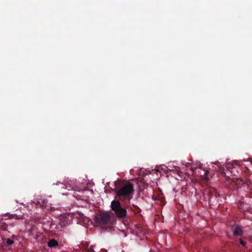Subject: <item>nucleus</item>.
Listing matches in <instances>:
<instances>
[{
  "instance_id": "f257e3e1",
  "label": "nucleus",
  "mask_w": 252,
  "mask_h": 252,
  "mask_svg": "<svg viewBox=\"0 0 252 252\" xmlns=\"http://www.w3.org/2000/svg\"><path fill=\"white\" fill-rule=\"evenodd\" d=\"M113 191L116 193V198L122 202L127 201L129 203L133 198L134 189L133 185L130 183H127L118 189L115 188Z\"/></svg>"
},
{
  "instance_id": "f03ea898",
  "label": "nucleus",
  "mask_w": 252,
  "mask_h": 252,
  "mask_svg": "<svg viewBox=\"0 0 252 252\" xmlns=\"http://www.w3.org/2000/svg\"><path fill=\"white\" fill-rule=\"evenodd\" d=\"M128 205H126V207L122 206L120 201L117 199L113 200L111 203V208L114 212L116 217L120 219H124L127 218V209H128Z\"/></svg>"
},
{
  "instance_id": "7ed1b4c3",
  "label": "nucleus",
  "mask_w": 252,
  "mask_h": 252,
  "mask_svg": "<svg viewBox=\"0 0 252 252\" xmlns=\"http://www.w3.org/2000/svg\"><path fill=\"white\" fill-rule=\"evenodd\" d=\"M110 221L111 216L108 212L100 213L95 217L96 223L101 226L109 224Z\"/></svg>"
},
{
  "instance_id": "20e7f679",
  "label": "nucleus",
  "mask_w": 252,
  "mask_h": 252,
  "mask_svg": "<svg viewBox=\"0 0 252 252\" xmlns=\"http://www.w3.org/2000/svg\"><path fill=\"white\" fill-rule=\"evenodd\" d=\"M214 193V196L216 198H218L220 196V193L218 192L216 189L213 187H209L204 189L203 191V196L206 200L210 201V196H209L211 193Z\"/></svg>"
},
{
  "instance_id": "39448f33",
  "label": "nucleus",
  "mask_w": 252,
  "mask_h": 252,
  "mask_svg": "<svg viewBox=\"0 0 252 252\" xmlns=\"http://www.w3.org/2000/svg\"><path fill=\"white\" fill-rule=\"evenodd\" d=\"M64 186L65 189L68 190H73L77 191H80L81 189L79 187L75 185V182L73 181H64L62 183Z\"/></svg>"
},
{
  "instance_id": "423d86ee",
  "label": "nucleus",
  "mask_w": 252,
  "mask_h": 252,
  "mask_svg": "<svg viewBox=\"0 0 252 252\" xmlns=\"http://www.w3.org/2000/svg\"><path fill=\"white\" fill-rule=\"evenodd\" d=\"M89 243L87 242H85V243H82V247L85 250L86 252H94L93 247V246H91L89 247Z\"/></svg>"
},
{
  "instance_id": "0eeeda50",
  "label": "nucleus",
  "mask_w": 252,
  "mask_h": 252,
  "mask_svg": "<svg viewBox=\"0 0 252 252\" xmlns=\"http://www.w3.org/2000/svg\"><path fill=\"white\" fill-rule=\"evenodd\" d=\"M59 245L58 242L55 239H52L48 242V246L49 248H55Z\"/></svg>"
},
{
  "instance_id": "6e6552de",
  "label": "nucleus",
  "mask_w": 252,
  "mask_h": 252,
  "mask_svg": "<svg viewBox=\"0 0 252 252\" xmlns=\"http://www.w3.org/2000/svg\"><path fill=\"white\" fill-rule=\"evenodd\" d=\"M243 232L241 227L237 225L233 230V234L235 236H241L243 234Z\"/></svg>"
},
{
  "instance_id": "1a4fd4ad",
  "label": "nucleus",
  "mask_w": 252,
  "mask_h": 252,
  "mask_svg": "<svg viewBox=\"0 0 252 252\" xmlns=\"http://www.w3.org/2000/svg\"><path fill=\"white\" fill-rule=\"evenodd\" d=\"M7 224L5 222L0 221V229L2 230L5 231L7 229Z\"/></svg>"
},
{
  "instance_id": "9d476101",
  "label": "nucleus",
  "mask_w": 252,
  "mask_h": 252,
  "mask_svg": "<svg viewBox=\"0 0 252 252\" xmlns=\"http://www.w3.org/2000/svg\"><path fill=\"white\" fill-rule=\"evenodd\" d=\"M235 180L236 184L239 186L245 183L244 180L242 178H236Z\"/></svg>"
},
{
  "instance_id": "9b49d317",
  "label": "nucleus",
  "mask_w": 252,
  "mask_h": 252,
  "mask_svg": "<svg viewBox=\"0 0 252 252\" xmlns=\"http://www.w3.org/2000/svg\"><path fill=\"white\" fill-rule=\"evenodd\" d=\"M61 219L62 221V224H61L62 225H65L66 224L68 223V218H67L66 217H62Z\"/></svg>"
},
{
  "instance_id": "f8f14e48",
  "label": "nucleus",
  "mask_w": 252,
  "mask_h": 252,
  "mask_svg": "<svg viewBox=\"0 0 252 252\" xmlns=\"http://www.w3.org/2000/svg\"><path fill=\"white\" fill-rule=\"evenodd\" d=\"M6 243L8 245H11L14 243V241L10 238L6 239Z\"/></svg>"
},
{
  "instance_id": "ddd939ff",
  "label": "nucleus",
  "mask_w": 252,
  "mask_h": 252,
  "mask_svg": "<svg viewBox=\"0 0 252 252\" xmlns=\"http://www.w3.org/2000/svg\"><path fill=\"white\" fill-rule=\"evenodd\" d=\"M240 243L243 247H245L246 245V242L242 239H240Z\"/></svg>"
},
{
  "instance_id": "4468645a",
  "label": "nucleus",
  "mask_w": 252,
  "mask_h": 252,
  "mask_svg": "<svg viewBox=\"0 0 252 252\" xmlns=\"http://www.w3.org/2000/svg\"><path fill=\"white\" fill-rule=\"evenodd\" d=\"M210 195L209 196H210V201L208 200L209 202H211L212 201V199L213 197V196H214V193H211L210 194Z\"/></svg>"
},
{
  "instance_id": "2eb2a0df",
  "label": "nucleus",
  "mask_w": 252,
  "mask_h": 252,
  "mask_svg": "<svg viewBox=\"0 0 252 252\" xmlns=\"http://www.w3.org/2000/svg\"><path fill=\"white\" fill-rule=\"evenodd\" d=\"M132 206L134 207V208L136 210H140V208L135 205H132Z\"/></svg>"
},
{
  "instance_id": "dca6fc26",
  "label": "nucleus",
  "mask_w": 252,
  "mask_h": 252,
  "mask_svg": "<svg viewBox=\"0 0 252 252\" xmlns=\"http://www.w3.org/2000/svg\"><path fill=\"white\" fill-rule=\"evenodd\" d=\"M220 171H221V174L222 175H225V172H224L223 171H221V170H220Z\"/></svg>"
},
{
  "instance_id": "f3484780",
  "label": "nucleus",
  "mask_w": 252,
  "mask_h": 252,
  "mask_svg": "<svg viewBox=\"0 0 252 252\" xmlns=\"http://www.w3.org/2000/svg\"><path fill=\"white\" fill-rule=\"evenodd\" d=\"M230 165H231L227 164V168H230Z\"/></svg>"
}]
</instances>
